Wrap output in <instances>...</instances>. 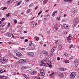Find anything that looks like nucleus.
I'll use <instances>...</instances> for the list:
<instances>
[{"mask_svg":"<svg viewBox=\"0 0 79 79\" xmlns=\"http://www.w3.org/2000/svg\"><path fill=\"white\" fill-rule=\"evenodd\" d=\"M6 7H4V8L2 9V10H3V11H4V10H6Z\"/></svg>","mask_w":79,"mask_h":79,"instance_id":"obj_47","label":"nucleus"},{"mask_svg":"<svg viewBox=\"0 0 79 79\" xmlns=\"http://www.w3.org/2000/svg\"><path fill=\"white\" fill-rule=\"evenodd\" d=\"M47 64L46 63H43L41 64H40L41 66H45V65H46Z\"/></svg>","mask_w":79,"mask_h":79,"instance_id":"obj_16","label":"nucleus"},{"mask_svg":"<svg viewBox=\"0 0 79 79\" xmlns=\"http://www.w3.org/2000/svg\"><path fill=\"white\" fill-rule=\"evenodd\" d=\"M6 16L7 17V18H9V17H10V14H7Z\"/></svg>","mask_w":79,"mask_h":79,"instance_id":"obj_40","label":"nucleus"},{"mask_svg":"<svg viewBox=\"0 0 79 79\" xmlns=\"http://www.w3.org/2000/svg\"><path fill=\"white\" fill-rule=\"evenodd\" d=\"M64 62L65 63H69V61L68 60H65L64 61Z\"/></svg>","mask_w":79,"mask_h":79,"instance_id":"obj_23","label":"nucleus"},{"mask_svg":"<svg viewBox=\"0 0 79 79\" xmlns=\"http://www.w3.org/2000/svg\"><path fill=\"white\" fill-rule=\"evenodd\" d=\"M6 36H7V37H10L11 36V34L10 33H7L6 35Z\"/></svg>","mask_w":79,"mask_h":79,"instance_id":"obj_25","label":"nucleus"},{"mask_svg":"<svg viewBox=\"0 0 79 79\" xmlns=\"http://www.w3.org/2000/svg\"><path fill=\"white\" fill-rule=\"evenodd\" d=\"M77 8H76L74 9V10L73 11V13H76L77 12Z\"/></svg>","mask_w":79,"mask_h":79,"instance_id":"obj_11","label":"nucleus"},{"mask_svg":"<svg viewBox=\"0 0 79 79\" xmlns=\"http://www.w3.org/2000/svg\"><path fill=\"white\" fill-rule=\"evenodd\" d=\"M14 22H15V24H16V23H18V21H17L16 19L14 20Z\"/></svg>","mask_w":79,"mask_h":79,"instance_id":"obj_38","label":"nucleus"},{"mask_svg":"<svg viewBox=\"0 0 79 79\" xmlns=\"http://www.w3.org/2000/svg\"><path fill=\"white\" fill-rule=\"evenodd\" d=\"M55 73V72H52V73L50 75V76H53Z\"/></svg>","mask_w":79,"mask_h":79,"instance_id":"obj_20","label":"nucleus"},{"mask_svg":"<svg viewBox=\"0 0 79 79\" xmlns=\"http://www.w3.org/2000/svg\"><path fill=\"white\" fill-rule=\"evenodd\" d=\"M71 35H69L68 36V37L67 38V40H71Z\"/></svg>","mask_w":79,"mask_h":79,"instance_id":"obj_15","label":"nucleus"},{"mask_svg":"<svg viewBox=\"0 0 79 79\" xmlns=\"http://www.w3.org/2000/svg\"><path fill=\"white\" fill-rule=\"evenodd\" d=\"M7 26L9 27H10V23H8V24L7 25Z\"/></svg>","mask_w":79,"mask_h":79,"instance_id":"obj_48","label":"nucleus"},{"mask_svg":"<svg viewBox=\"0 0 79 79\" xmlns=\"http://www.w3.org/2000/svg\"><path fill=\"white\" fill-rule=\"evenodd\" d=\"M6 24V23H4L3 24H2L0 25V27H3V26H4Z\"/></svg>","mask_w":79,"mask_h":79,"instance_id":"obj_22","label":"nucleus"},{"mask_svg":"<svg viewBox=\"0 0 79 79\" xmlns=\"http://www.w3.org/2000/svg\"><path fill=\"white\" fill-rule=\"evenodd\" d=\"M64 1H65V2H69V0H64Z\"/></svg>","mask_w":79,"mask_h":79,"instance_id":"obj_62","label":"nucleus"},{"mask_svg":"<svg viewBox=\"0 0 79 79\" xmlns=\"http://www.w3.org/2000/svg\"><path fill=\"white\" fill-rule=\"evenodd\" d=\"M46 61L47 60L46 59H44L41 60V63H44V62H46Z\"/></svg>","mask_w":79,"mask_h":79,"instance_id":"obj_19","label":"nucleus"},{"mask_svg":"<svg viewBox=\"0 0 79 79\" xmlns=\"http://www.w3.org/2000/svg\"><path fill=\"white\" fill-rule=\"evenodd\" d=\"M28 41V39H26V40H25V42H27Z\"/></svg>","mask_w":79,"mask_h":79,"instance_id":"obj_50","label":"nucleus"},{"mask_svg":"<svg viewBox=\"0 0 79 79\" xmlns=\"http://www.w3.org/2000/svg\"><path fill=\"white\" fill-rule=\"evenodd\" d=\"M57 11L56 10L54 12H53V14H52V16H55V14L57 13Z\"/></svg>","mask_w":79,"mask_h":79,"instance_id":"obj_10","label":"nucleus"},{"mask_svg":"<svg viewBox=\"0 0 79 79\" xmlns=\"http://www.w3.org/2000/svg\"><path fill=\"white\" fill-rule=\"evenodd\" d=\"M27 67H25V66H22L21 67V69L22 70H24V69H26Z\"/></svg>","mask_w":79,"mask_h":79,"instance_id":"obj_21","label":"nucleus"},{"mask_svg":"<svg viewBox=\"0 0 79 79\" xmlns=\"http://www.w3.org/2000/svg\"><path fill=\"white\" fill-rule=\"evenodd\" d=\"M31 74L32 75L37 74V71H33V72H32V73Z\"/></svg>","mask_w":79,"mask_h":79,"instance_id":"obj_14","label":"nucleus"},{"mask_svg":"<svg viewBox=\"0 0 79 79\" xmlns=\"http://www.w3.org/2000/svg\"><path fill=\"white\" fill-rule=\"evenodd\" d=\"M54 51H54V50H53V49H52L51 50V53H53Z\"/></svg>","mask_w":79,"mask_h":79,"instance_id":"obj_37","label":"nucleus"},{"mask_svg":"<svg viewBox=\"0 0 79 79\" xmlns=\"http://www.w3.org/2000/svg\"><path fill=\"white\" fill-rule=\"evenodd\" d=\"M12 3V2H11V1L10 0H9V1H7V4H11V3Z\"/></svg>","mask_w":79,"mask_h":79,"instance_id":"obj_18","label":"nucleus"},{"mask_svg":"<svg viewBox=\"0 0 79 79\" xmlns=\"http://www.w3.org/2000/svg\"><path fill=\"white\" fill-rule=\"evenodd\" d=\"M73 47V45H71L70 46V47H69V48H71V47Z\"/></svg>","mask_w":79,"mask_h":79,"instance_id":"obj_57","label":"nucleus"},{"mask_svg":"<svg viewBox=\"0 0 79 79\" xmlns=\"http://www.w3.org/2000/svg\"><path fill=\"white\" fill-rule=\"evenodd\" d=\"M20 39H24V38L23 36L20 37Z\"/></svg>","mask_w":79,"mask_h":79,"instance_id":"obj_54","label":"nucleus"},{"mask_svg":"<svg viewBox=\"0 0 79 79\" xmlns=\"http://www.w3.org/2000/svg\"><path fill=\"white\" fill-rule=\"evenodd\" d=\"M49 15H50V14H48V15H47L45 16V17H46V18H47V17L49 16Z\"/></svg>","mask_w":79,"mask_h":79,"instance_id":"obj_46","label":"nucleus"},{"mask_svg":"<svg viewBox=\"0 0 79 79\" xmlns=\"http://www.w3.org/2000/svg\"><path fill=\"white\" fill-rule=\"evenodd\" d=\"M44 20H47V19L46 18H44Z\"/></svg>","mask_w":79,"mask_h":79,"instance_id":"obj_64","label":"nucleus"},{"mask_svg":"<svg viewBox=\"0 0 79 79\" xmlns=\"http://www.w3.org/2000/svg\"><path fill=\"white\" fill-rule=\"evenodd\" d=\"M0 78H1L2 79H6V77L4 75H1L0 76Z\"/></svg>","mask_w":79,"mask_h":79,"instance_id":"obj_8","label":"nucleus"},{"mask_svg":"<svg viewBox=\"0 0 79 79\" xmlns=\"http://www.w3.org/2000/svg\"><path fill=\"white\" fill-rule=\"evenodd\" d=\"M5 72H6V70H5L0 72V74H2V73H5Z\"/></svg>","mask_w":79,"mask_h":79,"instance_id":"obj_44","label":"nucleus"},{"mask_svg":"<svg viewBox=\"0 0 79 79\" xmlns=\"http://www.w3.org/2000/svg\"><path fill=\"white\" fill-rule=\"evenodd\" d=\"M76 73L75 72H73L71 73L70 74V77L72 79H74L75 77L76 76Z\"/></svg>","mask_w":79,"mask_h":79,"instance_id":"obj_3","label":"nucleus"},{"mask_svg":"<svg viewBox=\"0 0 79 79\" xmlns=\"http://www.w3.org/2000/svg\"><path fill=\"white\" fill-rule=\"evenodd\" d=\"M77 25V21H74L73 25V27H75Z\"/></svg>","mask_w":79,"mask_h":79,"instance_id":"obj_5","label":"nucleus"},{"mask_svg":"<svg viewBox=\"0 0 79 79\" xmlns=\"http://www.w3.org/2000/svg\"><path fill=\"white\" fill-rule=\"evenodd\" d=\"M11 35H12V37L13 38H15V36H14V35H13V34H11Z\"/></svg>","mask_w":79,"mask_h":79,"instance_id":"obj_56","label":"nucleus"},{"mask_svg":"<svg viewBox=\"0 0 79 79\" xmlns=\"http://www.w3.org/2000/svg\"><path fill=\"white\" fill-rule=\"evenodd\" d=\"M61 18V16L60 15L59 17H57L56 19H57L58 21L60 20V18Z\"/></svg>","mask_w":79,"mask_h":79,"instance_id":"obj_34","label":"nucleus"},{"mask_svg":"<svg viewBox=\"0 0 79 79\" xmlns=\"http://www.w3.org/2000/svg\"><path fill=\"white\" fill-rule=\"evenodd\" d=\"M23 76L24 77H25L26 79L28 78V77H27V75H26L25 74H23Z\"/></svg>","mask_w":79,"mask_h":79,"instance_id":"obj_33","label":"nucleus"},{"mask_svg":"<svg viewBox=\"0 0 79 79\" xmlns=\"http://www.w3.org/2000/svg\"><path fill=\"white\" fill-rule=\"evenodd\" d=\"M67 16V15H66V14H65L64 15V17H65V16Z\"/></svg>","mask_w":79,"mask_h":79,"instance_id":"obj_59","label":"nucleus"},{"mask_svg":"<svg viewBox=\"0 0 79 79\" xmlns=\"http://www.w3.org/2000/svg\"><path fill=\"white\" fill-rule=\"evenodd\" d=\"M44 54H45V55H47L48 54V52L47 51H44Z\"/></svg>","mask_w":79,"mask_h":79,"instance_id":"obj_39","label":"nucleus"},{"mask_svg":"<svg viewBox=\"0 0 79 79\" xmlns=\"http://www.w3.org/2000/svg\"><path fill=\"white\" fill-rule=\"evenodd\" d=\"M37 37V36H35V37L34 38V39H35H35H36Z\"/></svg>","mask_w":79,"mask_h":79,"instance_id":"obj_61","label":"nucleus"},{"mask_svg":"<svg viewBox=\"0 0 79 79\" xmlns=\"http://www.w3.org/2000/svg\"><path fill=\"white\" fill-rule=\"evenodd\" d=\"M47 2H48V0H44V4H46L47 3Z\"/></svg>","mask_w":79,"mask_h":79,"instance_id":"obj_24","label":"nucleus"},{"mask_svg":"<svg viewBox=\"0 0 79 79\" xmlns=\"http://www.w3.org/2000/svg\"><path fill=\"white\" fill-rule=\"evenodd\" d=\"M78 19V17H76L74 19V21H77V20Z\"/></svg>","mask_w":79,"mask_h":79,"instance_id":"obj_29","label":"nucleus"},{"mask_svg":"<svg viewBox=\"0 0 79 79\" xmlns=\"http://www.w3.org/2000/svg\"><path fill=\"white\" fill-rule=\"evenodd\" d=\"M59 48H62V46H61V45H60L59 46Z\"/></svg>","mask_w":79,"mask_h":79,"instance_id":"obj_41","label":"nucleus"},{"mask_svg":"<svg viewBox=\"0 0 79 79\" xmlns=\"http://www.w3.org/2000/svg\"><path fill=\"white\" fill-rule=\"evenodd\" d=\"M61 28H63V27H64V25H62L61 26Z\"/></svg>","mask_w":79,"mask_h":79,"instance_id":"obj_53","label":"nucleus"},{"mask_svg":"<svg viewBox=\"0 0 79 79\" xmlns=\"http://www.w3.org/2000/svg\"><path fill=\"white\" fill-rule=\"evenodd\" d=\"M48 11H49V10H45V12L47 13V12H48Z\"/></svg>","mask_w":79,"mask_h":79,"instance_id":"obj_63","label":"nucleus"},{"mask_svg":"<svg viewBox=\"0 0 79 79\" xmlns=\"http://www.w3.org/2000/svg\"><path fill=\"white\" fill-rule=\"evenodd\" d=\"M64 26L66 29H68L69 28V27L68 26V25L65 24L64 25Z\"/></svg>","mask_w":79,"mask_h":79,"instance_id":"obj_7","label":"nucleus"},{"mask_svg":"<svg viewBox=\"0 0 79 79\" xmlns=\"http://www.w3.org/2000/svg\"><path fill=\"white\" fill-rule=\"evenodd\" d=\"M16 55L17 56H19V57H21V53L18 52L16 53Z\"/></svg>","mask_w":79,"mask_h":79,"instance_id":"obj_12","label":"nucleus"},{"mask_svg":"<svg viewBox=\"0 0 79 79\" xmlns=\"http://www.w3.org/2000/svg\"><path fill=\"white\" fill-rule=\"evenodd\" d=\"M79 64V60H76L75 62V65L76 67L78 66V64Z\"/></svg>","mask_w":79,"mask_h":79,"instance_id":"obj_4","label":"nucleus"},{"mask_svg":"<svg viewBox=\"0 0 79 79\" xmlns=\"http://www.w3.org/2000/svg\"><path fill=\"white\" fill-rule=\"evenodd\" d=\"M31 24L32 26H33V27H35V23L34 22H31L30 23Z\"/></svg>","mask_w":79,"mask_h":79,"instance_id":"obj_17","label":"nucleus"},{"mask_svg":"<svg viewBox=\"0 0 79 79\" xmlns=\"http://www.w3.org/2000/svg\"><path fill=\"white\" fill-rule=\"evenodd\" d=\"M29 61V60L28 59H21L19 60L20 63H27Z\"/></svg>","mask_w":79,"mask_h":79,"instance_id":"obj_1","label":"nucleus"},{"mask_svg":"<svg viewBox=\"0 0 79 79\" xmlns=\"http://www.w3.org/2000/svg\"><path fill=\"white\" fill-rule=\"evenodd\" d=\"M27 54L29 56H34V53L32 52H28Z\"/></svg>","mask_w":79,"mask_h":79,"instance_id":"obj_6","label":"nucleus"},{"mask_svg":"<svg viewBox=\"0 0 79 79\" xmlns=\"http://www.w3.org/2000/svg\"><path fill=\"white\" fill-rule=\"evenodd\" d=\"M38 7V6H37L35 8V10H37V8Z\"/></svg>","mask_w":79,"mask_h":79,"instance_id":"obj_60","label":"nucleus"},{"mask_svg":"<svg viewBox=\"0 0 79 79\" xmlns=\"http://www.w3.org/2000/svg\"><path fill=\"white\" fill-rule=\"evenodd\" d=\"M32 50H34L36 48V46L35 45H33L31 47Z\"/></svg>","mask_w":79,"mask_h":79,"instance_id":"obj_13","label":"nucleus"},{"mask_svg":"<svg viewBox=\"0 0 79 79\" xmlns=\"http://www.w3.org/2000/svg\"><path fill=\"white\" fill-rule=\"evenodd\" d=\"M8 59H5V58H3V59L0 60V62H2L3 64H5V63H6L8 62Z\"/></svg>","mask_w":79,"mask_h":79,"instance_id":"obj_2","label":"nucleus"},{"mask_svg":"<svg viewBox=\"0 0 79 79\" xmlns=\"http://www.w3.org/2000/svg\"><path fill=\"white\" fill-rule=\"evenodd\" d=\"M51 63V62L50 60H48V63H47V65H48L50 64Z\"/></svg>","mask_w":79,"mask_h":79,"instance_id":"obj_32","label":"nucleus"},{"mask_svg":"<svg viewBox=\"0 0 79 79\" xmlns=\"http://www.w3.org/2000/svg\"><path fill=\"white\" fill-rule=\"evenodd\" d=\"M44 73V69H40V73Z\"/></svg>","mask_w":79,"mask_h":79,"instance_id":"obj_30","label":"nucleus"},{"mask_svg":"<svg viewBox=\"0 0 79 79\" xmlns=\"http://www.w3.org/2000/svg\"><path fill=\"white\" fill-rule=\"evenodd\" d=\"M21 1H20L17 4V6H18V5H19L20 4H21Z\"/></svg>","mask_w":79,"mask_h":79,"instance_id":"obj_35","label":"nucleus"},{"mask_svg":"<svg viewBox=\"0 0 79 79\" xmlns=\"http://www.w3.org/2000/svg\"><path fill=\"white\" fill-rule=\"evenodd\" d=\"M19 50H25V48H21L20 47H19Z\"/></svg>","mask_w":79,"mask_h":79,"instance_id":"obj_27","label":"nucleus"},{"mask_svg":"<svg viewBox=\"0 0 79 79\" xmlns=\"http://www.w3.org/2000/svg\"><path fill=\"white\" fill-rule=\"evenodd\" d=\"M49 67H50V68H52V65L50 64L49 65Z\"/></svg>","mask_w":79,"mask_h":79,"instance_id":"obj_58","label":"nucleus"},{"mask_svg":"<svg viewBox=\"0 0 79 79\" xmlns=\"http://www.w3.org/2000/svg\"><path fill=\"white\" fill-rule=\"evenodd\" d=\"M27 31H24L23 32V33H24V34H26V33H27Z\"/></svg>","mask_w":79,"mask_h":79,"instance_id":"obj_51","label":"nucleus"},{"mask_svg":"<svg viewBox=\"0 0 79 79\" xmlns=\"http://www.w3.org/2000/svg\"><path fill=\"white\" fill-rule=\"evenodd\" d=\"M36 40H37V41H38V40H39V37H37L36 38Z\"/></svg>","mask_w":79,"mask_h":79,"instance_id":"obj_49","label":"nucleus"},{"mask_svg":"<svg viewBox=\"0 0 79 79\" xmlns=\"http://www.w3.org/2000/svg\"><path fill=\"white\" fill-rule=\"evenodd\" d=\"M65 70H66V69L65 68H63L61 69V70L63 71H65Z\"/></svg>","mask_w":79,"mask_h":79,"instance_id":"obj_28","label":"nucleus"},{"mask_svg":"<svg viewBox=\"0 0 79 79\" xmlns=\"http://www.w3.org/2000/svg\"><path fill=\"white\" fill-rule=\"evenodd\" d=\"M5 19V18H3L2 19H1V21H3Z\"/></svg>","mask_w":79,"mask_h":79,"instance_id":"obj_45","label":"nucleus"},{"mask_svg":"<svg viewBox=\"0 0 79 79\" xmlns=\"http://www.w3.org/2000/svg\"><path fill=\"white\" fill-rule=\"evenodd\" d=\"M55 43L56 44H59V41H58V40H56Z\"/></svg>","mask_w":79,"mask_h":79,"instance_id":"obj_31","label":"nucleus"},{"mask_svg":"<svg viewBox=\"0 0 79 79\" xmlns=\"http://www.w3.org/2000/svg\"><path fill=\"white\" fill-rule=\"evenodd\" d=\"M29 45V46H31V45H32V41H30V43Z\"/></svg>","mask_w":79,"mask_h":79,"instance_id":"obj_26","label":"nucleus"},{"mask_svg":"<svg viewBox=\"0 0 79 79\" xmlns=\"http://www.w3.org/2000/svg\"><path fill=\"white\" fill-rule=\"evenodd\" d=\"M52 49L54 50V51H55V50L56 49V47H54L52 48Z\"/></svg>","mask_w":79,"mask_h":79,"instance_id":"obj_42","label":"nucleus"},{"mask_svg":"<svg viewBox=\"0 0 79 79\" xmlns=\"http://www.w3.org/2000/svg\"><path fill=\"white\" fill-rule=\"evenodd\" d=\"M31 11H32V9H28L26 12V14H29V13H31Z\"/></svg>","mask_w":79,"mask_h":79,"instance_id":"obj_9","label":"nucleus"},{"mask_svg":"<svg viewBox=\"0 0 79 79\" xmlns=\"http://www.w3.org/2000/svg\"><path fill=\"white\" fill-rule=\"evenodd\" d=\"M42 11H40V12H39L38 14V16H39V15H40V14H41V13H42Z\"/></svg>","mask_w":79,"mask_h":79,"instance_id":"obj_43","label":"nucleus"},{"mask_svg":"<svg viewBox=\"0 0 79 79\" xmlns=\"http://www.w3.org/2000/svg\"><path fill=\"white\" fill-rule=\"evenodd\" d=\"M33 6V4H31L29 5V6Z\"/></svg>","mask_w":79,"mask_h":79,"instance_id":"obj_55","label":"nucleus"},{"mask_svg":"<svg viewBox=\"0 0 79 79\" xmlns=\"http://www.w3.org/2000/svg\"><path fill=\"white\" fill-rule=\"evenodd\" d=\"M57 60H58V61H59L60 60V58L58 57L57 58Z\"/></svg>","mask_w":79,"mask_h":79,"instance_id":"obj_52","label":"nucleus"},{"mask_svg":"<svg viewBox=\"0 0 79 79\" xmlns=\"http://www.w3.org/2000/svg\"><path fill=\"white\" fill-rule=\"evenodd\" d=\"M41 73V75L42 76H44V75H45V73Z\"/></svg>","mask_w":79,"mask_h":79,"instance_id":"obj_36","label":"nucleus"}]
</instances>
